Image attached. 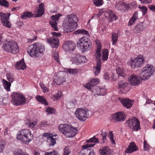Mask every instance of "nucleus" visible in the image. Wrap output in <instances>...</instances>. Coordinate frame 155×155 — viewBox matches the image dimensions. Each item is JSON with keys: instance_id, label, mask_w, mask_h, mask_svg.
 <instances>
[{"instance_id": "f257e3e1", "label": "nucleus", "mask_w": 155, "mask_h": 155, "mask_svg": "<svg viewBox=\"0 0 155 155\" xmlns=\"http://www.w3.org/2000/svg\"><path fill=\"white\" fill-rule=\"evenodd\" d=\"M78 20V18L75 15L71 14L68 15L64 20L63 24L64 31L67 33L73 31L77 27Z\"/></svg>"}, {"instance_id": "f03ea898", "label": "nucleus", "mask_w": 155, "mask_h": 155, "mask_svg": "<svg viewBox=\"0 0 155 155\" xmlns=\"http://www.w3.org/2000/svg\"><path fill=\"white\" fill-rule=\"evenodd\" d=\"M86 141L87 143L82 146L83 149L79 153L78 155H95L93 149L88 148L94 146L95 144L94 143L97 142V138L94 137Z\"/></svg>"}, {"instance_id": "7ed1b4c3", "label": "nucleus", "mask_w": 155, "mask_h": 155, "mask_svg": "<svg viewBox=\"0 0 155 155\" xmlns=\"http://www.w3.org/2000/svg\"><path fill=\"white\" fill-rule=\"evenodd\" d=\"M45 51V47L43 45L35 43L28 47L27 52L31 57H36L43 53Z\"/></svg>"}, {"instance_id": "20e7f679", "label": "nucleus", "mask_w": 155, "mask_h": 155, "mask_svg": "<svg viewBox=\"0 0 155 155\" xmlns=\"http://www.w3.org/2000/svg\"><path fill=\"white\" fill-rule=\"evenodd\" d=\"M33 134L27 129L20 130L16 134L17 139L26 144H28L33 139Z\"/></svg>"}, {"instance_id": "39448f33", "label": "nucleus", "mask_w": 155, "mask_h": 155, "mask_svg": "<svg viewBox=\"0 0 155 155\" xmlns=\"http://www.w3.org/2000/svg\"><path fill=\"white\" fill-rule=\"evenodd\" d=\"M58 129L66 137H72L78 132L77 128L68 124H61L58 127Z\"/></svg>"}, {"instance_id": "423d86ee", "label": "nucleus", "mask_w": 155, "mask_h": 155, "mask_svg": "<svg viewBox=\"0 0 155 155\" xmlns=\"http://www.w3.org/2000/svg\"><path fill=\"white\" fill-rule=\"evenodd\" d=\"M2 47L5 51L13 54H16L19 51L17 43L14 41H4Z\"/></svg>"}, {"instance_id": "0eeeda50", "label": "nucleus", "mask_w": 155, "mask_h": 155, "mask_svg": "<svg viewBox=\"0 0 155 155\" xmlns=\"http://www.w3.org/2000/svg\"><path fill=\"white\" fill-rule=\"evenodd\" d=\"M77 46L83 51L89 50L91 47L90 41L87 37L83 36L77 42Z\"/></svg>"}, {"instance_id": "6e6552de", "label": "nucleus", "mask_w": 155, "mask_h": 155, "mask_svg": "<svg viewBox=\"0 0 155 155\" xmlns=\"http://www.w3.org/2000/svg\"><path fill=\"white\" fill-rule=\"evenodd\" d=\"M11 96L12 97V102L15 105L18 106L25 103V98L21 94L14 92L11 94Z\"/></svg>"}, {"instance_id": "1a4fd4ad", "label": "nucleus", "mask_w": 155, "mask_h": 155, "mask_svg": "<svg viewBox=\"0 0 155 155\" xmlns=\"http://www.w3.org/2000/svg\"><path fill=\"white\" fill-rule=\"evenodd\" d=\"M145 62L144 58L143 56L139 55L135 59H132L131 58V60L128 61L127 63L128 65H130L132 68L135 69L141 67Z\"/></svg>"}, {"instance_id": "9d476101", "label": "nucleus", "mask_w": 155, "mask_h": 155, "mask_svg": "<svg viewBox=\"0 0 155 155\" xmlns=\"http://www.w3.org/2000/svg\"><path fill=\"white\" fill-rule=\"evenodd\" d=\"M155 68L153 66L147 64L143 68L140 76L142 80H146L149 78L153 74Z\"/></svg>"}, {"instance_id": "9b49d317", "label": "nucleus", "mask_w": 155, "mask_h": 155, "mask_svg": "<svg viewBox=\"0 0 155 155\" xmlns=\"http://www.w3.org/2000/svg\"><path fill=\"white\" fill-rule=\"evenodd\" d=\"M140 124L139 120L136 117L130 119L126 122L127 126L132 129L133 131H137L140 129Z\"/></svg>"}, {"instance_id": "f8f14e48", "label": "nucleus", "mask_w": 155, "mask_h": 155, "mask_svg": "<svg viewBox=\"0 0 155 155\" xmlns=\"http://www.w3.org/2000/svg\"><path fill=\"white\" fill-rule=\"evenodd\" d=\"M10 15L9 13H8L6 15L3 12H0V21L3 25L8 28H11L12 25L8 20Z\"/></svg>"}, {"instance_id": "ddd939ff", "label": "nucleus", "mask_w": 155, "mask_h": 155, "mask_svg": "<svg viewBox=\"0 0 155 155\" xmlns=\"http://www.w3.org/2000/svg\"><path fill=\"white\" fill-rule=\"evenodd\" d=\"M88 110L86 109H83L81 108L77 109L75 111L76 117L80 120L84 121L88 118L87 113Z\"/></svg>"}, {"instance_id": "4468645a", "label": "nucleus", "mask_w": 155, "mask_h": 155, "mask_svg": "<svg viewBox=\"0 0 155 155\" xmlns=\"http://www.w3.org/2000/svg\"><path fill=\"white\" fill-rule=\"evenodd\" d=\"M126 118V116L123 112H119L112 114L111 121L114 123L117 122H122L125 120Z\"/></svg>"}, {"instance_id": "2eb2a0df", "label": "nucleus", "mask_w": 155, "mask_h": 155, "mask_svg": "<svg viewBox=\"0 0 155 155\" xmlns=\"http://www.w3.org/2000/svg\"><path fill=\"white\" fill-rule=\"evenodd\" d=\"M71 59L72 61L77 64H79L81 63H84L87 61L85 56L81 55L78 54H72Z\"/></svg>"}, {"instance_id": "dca6fc26", "label": "nucleus", "mask_w": 155, "mask_h": 155, "mask_svg": "<svg viewBox=\"0 0 155 155\" xmlns=\"http://www.w3.org/2000/svg\"><path fill=\"white\" fill-rule=\"evenodd\" d=\"M61 16L60 14L53 15L51 17V19L49 23L52 28L55 31L58 30V28L57 26V21H58L59 17Z\"/></svg>"}, {"instance_id": "f3484780", "label": "nucleus", "mask_w": 155, "mask_h": 155, "mask_svg": "<svg viewBox=\"0 0 155 155\" xmlns=\"http://www.w3.org/2000/svg\"><path fill=\"white\" fill-rule=\"evenodd\" d=\"M75 47V44L71 41H67L63 45V48L66 51H73Z\"/></svg>"}, {"instance_id": "a211bd4d", "label": "nucleus", "mask_w": 155, "mask_h": 155, "mask_svg": "<svg viewBox=\"0 0 155 155\" xmlns=\"http://www.w3.org/2000/svg\"><path fill=\"white\" fill-rule=\"evenodd\" d=\"M104 15L106 17L108 18L109 22H112L117 19V17L112 10H106Z\"/></svg>"}, {"instance_id": "6ab92c4d", "label": "nucleus", "mask_w": 155, "mask_h": 155, "mask_svg": "<svg viewBox=\"0 0 155 155\" xmlns=\"http://www.w3.org/2000/svg\"><path fill=\"white\" fill-rule=\"evenodd\" d=\"M130 84L132 85L136 86L140 84L142 82L140 78L132 74L129 78Z\"/></svg>"}, {"instance_id": "aec40b11", "label": "nucleus", "mask_w": 155, "mask_h": 155, "mask_svg": "<svg viewBox=\"0 0 155 155\" xmlns=\"http://www.w3.org/2000/svg\"><path fill=\"white\" fill-rule=\"evenodd\" d=\"M42 136L46 138L48 140H49L51 145L54 146L56 144V138H53L54 135L52 134L50 132L44 133L42 134Z\"/></svg>"}, {"instance_id": "412c9836", "label": "nucleus", "mask_w": 155, "mask_h": 155, "mask_svg": "<svg viewBox=\"0 0 155 155\" xmlns=\"http://www.w3.org/2000/svg\"><path fill=\"white\" fill-rule=\"evenodd\" d=\"M47 41L50 43L52 48H57L59 43V39L57 37H52L47 38Z\"/></svg>"}, {"instance_id": "4be33fe9", "label": "nucleus", "mask_w": 155, "mask_h": 155, "mask_svg": "<svg viewBox=\"0 0 155 155\" xmlns=\"http://www.w3.org/2000/svg\"><path fill=\"white\" fill-rule=\"evenodd\" d=\"M120 101L124 106L127 108L131 107L134 102V100H131L129 98L121 99Z\"/></svg>"}, {"instance_id": "5701e85b", "label": "nucleus", "mask_w": 155, "mask_h": 155, "mask_svg": "<svg viewBox=\"0 0 155 155\" xmlns=\"http://www.w3.org/2000/svg\"><path fill=\"white\" fill-rule=\"evenodd\" d=\"M138 150V148L135 143L134 142H131L129 145L126 149L125 152L127 153H131L135 151Z\"/></svg>"}, {"instance_id": "b1692460", "label": "nucleus", "mask_w": 155, "mask_h": 155, "mask_svg": "<svg viewBox=\"0 0 155 155\" xmlns=\"http://www.w3.org/2000/svg\"><path fill=\"white\" fill-rule=\"evenodd\" d=\"M101 155H111V150L107 147H102L99 150Z\"/></svg>"}, {"instance_id": "393cba45", "label": "nucleus", "mask_w": 155, "mask_h": 155, "mask_svg": "<svg viewBox=\"0 0 155 155\" xmlns=\"http://www.w3.org/2000/svg\"><path fill=\"white\" fill-rule=\"evenodd\" d=\"M44 12V5L43 3H41L39 5V8L37 9V13L36 15V17H39L42 16Z\"/></svg>"}, {"instance_id": "a878e982", "label": "nucleus", "mask_w": 155, "mask_h": 155, "mask_svg": "<svg viewBox=\"0 0 155 155\" xmlns=\"http://www.w3.org/2000/svg\"><path fill=\"white\" fill-rule=\"evenodd\" d=\"M97 79H93L91 80L90 82H89L88 83L86 84L85 86H84L86 88L88 89H90L91 90H93L92 88L96 85L97 84Z\"/></svg>"}, {"instance_id": "bb28decb", "label": "nucleus", "mask_w": 155, "mask_h": 155, "mask_svg": "<svg viewBox=\"0 0 155 155\" xmlns=\"http://www.w3.org/2000/svg\"><path fill=\"white\" fill-rule=\"evenodd\" d=\"M15 67L17 69H24L26 68V64L24 63L23 59H22L20 61L16 63L15 65Z\"/></svg>"}, {"instance_id": "cd10ccee", "label": "nucleus", "mask_w": 155, "mask_h": 155, "mask_svg": "<svg viewBox=\"0 0 155 155\" xmlns=\"http://www.w3.org/2000/svg\"><path fill=\"white\" fill-rule=\"evenodd\" d=\"M138 12H135L129 21L128 24L129 26L133 25L138 19Z\"/></svg>"}, {"instance_id": "c85d7f7f", "label": "nucleus", "mask_w": 155, "mask_h": 155, "mask_svg": "<svg viewBox=\"0 0 155 155\" xmlns=\"http://www.w3.org/2000/svg\"><path fill=\"white\" fill-rule=\"evenodd\" d=\"M143 30V27L142 24H137L134 28L133 31L135 33L141 32Z\"/></svg>"}, {"instance_id": "c756f323", "label": "nucleus", "mask_w": 155, "mask_h": 155, "mask_svg": "<svg viewBox=\"0 0 155 155\" xmlns=\"http://www.w3.org/2000/svg\"><path fill=\"white\" fill-rule=\"evenodd\" d=\"M35 98L40 103L43 104L45 106H47L48 105L47 101L43 96H41L39 95H37Z\"/></svg>"}, {"instance_id": "7c9ffc66", "label": "nucleus", "mask_w": 155, "mask_h": 155, "mask_svg": "<svg viewBox=\"0 0 155 155\" xmlns=\"http://www.w3.org/2000/svg\"><path fill=\"white\" fill-rule=\"evenodd\" d=\"M54 81L57 84L60 85L64 81V78L63 76H56V77L54 78Z\"/></svg>"}, {"instance_id": "2f4dec72", "label": "nucleus", "mask_w": 155, "mask_h": 155, "mask_svg": "<svg viewBox=\"0 0 155 155\" xmlns=\"http://www.w3.org/2000/svg\"><path fill=\"white\" fill-rule=\"evenodd\" d=\"M99 90L97 91V95L104 96L106 94V90L105 88V86L98 87Z\"/></svg>"}, {"instance_id": "473e14b6", "label": "nucleus", "mask_w": 155, "mask_h": 155, "mask_svg": "<svg viewBox=\"0 0 155 155\" xmlns=\"http://www.w3.org/2000/svg\"><path fill=\"white\" fill-rule=\"evenodd\" d=\"M102 60L103 61L107 60L108 56V51L107 49H104L102 51Z\"/></svg>"}, {"instance_id": "72a5a7b5", "label": "nucleus", "mask_w": 155, "mask_h": 155, "mask_svg": "<svg viewBox=\"0 0 155 155\" xmlns=\"http://www.w3.org/2000/svg\"><path fill=\"white\" fill-rule=\"evenodd\" d=\"M2 82L5 89L7 91H10V87L11 86L10 82H8L4 79L2 80Z\"/></svg>"}, {"instance_id": "f704fd0d", "label": "nucleus", "mask_w": 155, "mask_h": 155, "mask_svg": "<svg viewBox=\"0 0 155 155\" xmlns=\"http://www.w3.org/2000/svg\"><path fill=\"white\" fill-rule=\"evenodd\" d=\"M116 72L118 74V76L124 77L125 75L124 73V70L123 68L120 67H118L116 69Z\"/></svg>"}, {"instance_id": "c9c22d12", "label": "nucleus", "mask_w": 155, "mask_h": 155, "mask_svg": "<svg viewBox=\"0 0 155 155\" xmlns=\"http://www.w3.org/2000/svg\"><path fill=\"white\" fill-rule=\"evenodd\" d=\"M74 32L76 34H81L83 35H86L87 36L89 35L88 31L83 29H78L77 30L75 31Z\"/></svg>"}, {"instance_id": "e433bc0d", "label": "nucleus", "mask_w": 155, "mask_h": 155, "mask_svg": "<svg viewBox=\"0 0 155 155\" xmlns=\"http://www.w3.org/2000/svg\"><path fill=\"white\" fill-rule=\"evenodd\" d=\"M32 15H33V14H32L31 13L29 12H26L23 13L21 15V17L22 19H26L27 18L31 17Z\"/></svg>"}, {"instance_id": "4c0bfd02", "label": "nucleus", "mask_w": 155, "mask_h": 155, "mask_svg": "<svg viewBox=\"0 0 155 155\" xmlns=\"http://www.w3.org/2000/svg\"><path fill=\"white\" fill-rule=\"evenodd\" d=\"M118 38V35L115 33H113L112 34V41L113 45H115L117 42Z\"/></svg>"}, {"instance_id": "58836bf2", "label": "nucleus", "mask_w": 155, "mask_h": 155, "mask_svg": "<svg viewBox=\"0 0 155 155\" xmlns=\"http://www.w3.org/2000/svg\"><path fill=\"white\" fill-rule=\"evenodd\" d=\"M119 87L122 88H124L128 85V83L123 81H120L118 82Z\"/></svg>"}, {"instance_id": "ea45409f", "label": "nucleus", "mask_w": 155, "mask_h": 155, "mask_svg": "<svg viewBox=\"0 0 155 155\" xmlns=\"http://www.w3.org/2000/svg\"><path fill=\"white\" fill-rule=\"evenodd\" d=\"M7 79L10 82H12L14 80L13 75L12 73H7L6 74Z\"/></svg>"}, {"instance_id": "a19ab883", "label": "nucleus", "mask_w": 155, "mask_h": 155, "mask_svg": "<svg viewBox=\"0 0 155 155\" xmlns=\"http://www.w3.org/2000/svg\"><path fill=\"white\" fill-rule=\"evenodd\" d=\"M0 4L6 8L9 7L10 5L8 2L6 0H0Z\"/></svg>"}, {"instance_id": "79ce46f5", "label": "nucleus", "mask_w": 155, "mask_h": 155, "mask_svg": "<svg viewBox=\"0 0 155 155\" xmlns=\"http://www.w3.org/2000/svg\"><path fill=\"white\" fill-rule=\"evenodd\" d=\"M138 8L142 10L143 15H145L147 12V8L144 6H141L140 5H139Z\"/></svg>"}, {"instance_id": "37998d69", "label": "nucleus", "mask_w": 155, "mask_h": 155, "mask_svg": "<svg viewBox=\"0 0 155 155\" xmlns=\"http://www.w3.org/2000/svg\"><path fill=\"white\" fill-rule=\"evenodd\" d=\"M26 124L28 125V126L29 127L32 128H34L35 126V124L34 123L31 121L30 120H28L27 122L26 123Z\"/></svg>"}, {"instance_id": "c03bdc74", "label": "nucleus", "mask_w": 155, "mask_h": 155, "mask_svg": "<svg viewBox=\"0 0 155 155\" xmlns=\"http://www.w3.org/2000/svg\"><path fill=\"white\" fill-rule=\"evenodd\" d=\"M101 60L99 59L98 61L97 60V74L100 72L101 69Z\"/></svg>"}, {"instance_id": "a18cd8bd", "label": "nucleus", "mask_w": 155, "mask_h": 155, "mask_svg": "<svg viewBox=\"0 0 155 155\" xmlns=\"http://www.w3.org/2000/svg\"><path fill=\"white\" fill-rule=\"evenodd\" d=\"M101 135L102 136V139L103 140V143H104L106 140V136L107 135V133L105 132H103L102 130L101 131Z\"/></svg>"}, {"instance_id": "49530a36", "label": "nucleus", "mask_w": 155, "mask_h": 155, "mask_svg": "<svg viewBox=\"0 0 155 155\" xmlns=\"http://www.w3.org/2000/svg\"><path fill=\"white\" fill-rule=\"evenodd\" d=\"M67 72L69 74H74L78 72V70L77 69H69L67 70Z\"/></svg>"}, {"instance_id": "de8ad7c7", "label": "nucleus", "mask_w": 155, "mask_h": 155, "mask_svg": "<svg viewBox=\"0 0 155 155\" xmlns=\"http://www.w3.org/2000/svg\"><path fill=\"white\" fill-rule=\"evenodd\" d=\"M45 155H60V154L57 151H54L53 152L50 153L46 152L45 153Z\"/></svg>"}, {"instance_id": "09e8293b", "label": "nucleus", "mask_w": 155, "mask_h": 155, "mask_svg": "<svg viewBox=\"0 0 155 155\" xmlns=\"http://www.w3.org/2000/svg\"><path fill=\"white\" fill-rule=\"evenodd\" d=\"M109 136L110 137V139L112 144L115 143V142L114 140V136L112 132H110L109 133Z\"/></svg>"}, {"instance_id": "8fccbe9b", "label": "nucleus", "mask_w": 155, "mask_h": 155, "mask_svg": "<svg viewBox=\"0 0 155 155\" xmlns=\"http://www.w3.org/2000/svg\"><path fill=\"white\" fill-rule=\"evenodd\" d=\"M55 111L54 108L48 107L46 110V111L50 113H54Z\"/></svg>"}, {"instance_id": "3c124183", "label": "nucleus", "mask_w": 155, "mask_h": 155, "mask_svg": "<svg viewBox=\"0 0 155 155\" xmlns=\"http://www.w3.org/2000/svg\"><path fill=\"white\" fill-rule=\"evenodd\" d=\"M70 153L68 148L66 147L64 149V152L63 155H69Z\"/></svg>"}, {"instance_id": "603ef678", "label": "nucleus", "mask_w": 155, "mask_h": 155, "mask_svg": "<svg viewBox=\"0 0 155 155\" xmlns=\"http://www.w3.org/2000/svg\"><path fill=\"white\" fill-rule=\"evenodd\" d=\"M141 3L143 4H148L150 3L151 2V0H139Z\"/></svg>"}, {"instance_id": "864d4df0", "label": "nucleus", "mask_w": 155, "mask_h": 155, "mask_svg": "<svg viewBox=\"0 0 155 155\" xmlns=\"http://www.w3.org/2000/svg\"><path fill=\"white\" fill-rule=\"evenodd\" d=\"M48 123L47 121H43L41 122V127H46L48 125Z\"/></svg>"}, {"instance_id": "5fc2aeb1", "label": "nucleus", "mask_w": 155, "mask_h": 155, "mask_svg": "<svg viewBox=\"0 0 155 155\" xmlns=\"http://www.w3.org/2000/svg\"><path fill=\"white\" fill-rule=\"evenodd\" d=\"M53 58L54 59L56 60L58 63H60V61L59 59V55L58 54L56 53L55 54Z\"/></svg>"}, {"instance_id": "6e6d98bb", "label": "nucleus", "mask_w": 155, "mask_h": 155, "mask_svg": "<svg viewBox=\"0 0 155 155\" xmlns=\"http://www.w3.org/2000/svg\"><path fill=\"white\" fill-rule=\"evenodd\" d=\"M148 8L153 12L155 13V5H149Z\"/></svg>"}, {"instance_id": "4d7b16f0", "label": "nucleus", "mask_w": 155, "mask_h": 155, "mask_svg": "<svg viewBox=\"0 0 155 155\" xmlns=\"http://www.w3.org/2000/svg\"><path fill=\"white\" fill-rule=\"evenodd\" d=\"M52 36L54 37H60L61 36V34L60 33H58L56 32L52 33Z\"/></svg>"}, {"instance_id": "13d9d810", "label": "nucleus", "mask_w": 155, "mask_h": 155, "mask_svg": "<svg viewBox=\"0 0 155 155\" xmlns=\"http://www.w3.org/2000/svg\"><path fill=\"white\" fill-rule=\"evenodd\" d=\"M37 38V36H33L32 38L28 39V42H31L32 41L35 40Z\"/></svg>"}, {"instance_id": "bf43d9fd", "label": "nucleus", "mask_w": 155, "mask_h": 155, "mask_svg": "<svg viewBox=\"0 0 155 155\" xmlns=\"http://www.w3.org/2000/svg\"><path fill=\"white\" fill-rule=\"evenodd\" d=\"M59 97V96H58V94H56L52 97V99L54 101L57 100L60 98Z\"/></svg>"}, {"instance_id": "052dcab7", "label": "nucleus", "mask_w": 155, "mask_h": 155, "mask_svg": "<svg viewBox=\"0 0 155 155\" xmlns=\"http://www.w3.org/2000/svg\"><path fill=\"white\" fill-rule=\"evenodd\" d=\"M14 155H29L26 153H19V152H16L14 153Z\"/></svg>"}, {"instance_id": "680f3d73", "label": "nucleus", "mask_w": 155, "mask_h": 155, "mask_svg": "<svg viewBox=\"0 0 155 155\" xmlns=\"http://www.w3.org/2000/svg\"><path fill=\"white\" fill-rule=\"evenodd\" d=\"M104 79L105 80H108L110 79V77L108 72H106L104 75Z\"/></svg>"}, {"instance_id": "e2e57ef3", "label": "nucleus", "mask_w": 155, "mask_h": 155, "mask_svg": "<svg viewBox=\"0 0 155 155\" xmlns=\"http://www.w3.org/2000/svg\"><path fill=\"white\" fill-rule=\"evenodd\" d=\"M106 11H104V9H100L99 12V13L97 14V16L98 17L100 16L101 15H102V14L104 12L105 13Z\"/></svg>"}, {"instance_id": "0e129e2a", "label": "nucleus", "mask_w": 155, "mask_h": 155, "mask_svg": "<svg viewBox=\"0 0 155 155\" xmlns=\"http://www.w3.org/2000/svg\"><path fill=\"white\" fill-rule=\"evenodd\" d=\"M104 3L103 0H97V6L102 5Z\"/></svg>"}, {"instance_id": "69168bd1", "label": "nucleus", "mask_w": 155, "mask_h": 155, "mask_svg": "<svg viewBox=\"0 0 155 155\" xmlns=\"http://www.w3.org/2000/svg\"><path fill=\"white\" fill-rule=\"evenodd\" d=\"M98 40H97V41ZM101 45L97 41V49H98V51H101Z\"/></svg>"}, {"instance_id": "338daca9", "label": "nucleus", "mask_w": 155, "mask_h": 155, "mask_svg": "<svg viewBox=\"0 0 155 155\" xmlns=\"http://www.w3.org/2000/svg\"><path fill=\"white\" fill-rule=\"evenodd\" d=\"M5 99V98H3L2 97L0 96V104H2V103H4Z\"/></svg>"}, {"instance_id": "774afa93", "label": "nucleus", "mask_w": 155, "mask_h": 155, "mask_svg": "<svg viewBox=\"0 0 155 155\" xmlns=\"http://www.w3.org/2000/svg\"><path fill=\"white\" fill-rule=\"evenodd\" d=\"M111 78L112 80L113 81H115L117 79L116 77L113 74H112L111 76Z\"/></svg>"}]
</instances>
